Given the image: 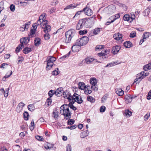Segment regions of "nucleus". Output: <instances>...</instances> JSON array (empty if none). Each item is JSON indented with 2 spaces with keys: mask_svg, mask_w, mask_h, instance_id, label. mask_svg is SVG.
Instances as JSON below:
<instances>
[{
  "mask_svg": "<svg viewBox=\"0 0 151 151\" xmlns=\"http://www.w3.org/2000/svg\"><path fill=\"white\" fill-rule=\"evenodd\" d=\"M60 111L61 115L64 116L65 119L68 120L71 117V113L67 104L62 105L60 108Z\"/></svg>",
  "mask_w": 151,
  "mask_h": 151,
  "instance_id": "f257e3e1",
  "label": "nucleus"
},
{
  "mask_svg": "<svg viewBox=\"0 0 151 151\" xmlns=\"http://www.w3.org/2000/svg\"><path fill=\"white\" fill-rule=\"evenodd\" d=\"M84 22V27L87 28H91L93 25L95 19L92 17L88 18V19H83Z\"/></svg>",
  "mask_w": 151,
  "mask_h": 151,
  "instance_id": "f03ea898",
  "label": "nucleus"
},
{
  "mask_svg": "<svg viewBox=\"0 0 151 151\" xmlns=\"http://www.w3.org/2000/svg\"><path fill=\"white\" fill-rule=\"evenodd\" d=\"M75 30L73 29H70L65 32V42L69 43L71 41L72 38L75 35Z\"/></svg>",
  "mask_w": 151,
  "mask_h": 151,
  "instance_id": "7ed1b4c3",
  "label": "nucleus"
},
{
  "mask_svg": "<svg viewBox=\"0 0 151 151\" xmlns=\"http://www.w3.org/2000/svg\"><path fill=\"white\" fill-rule=\"evenodd\" d=\"M149 75V73L145 72H142L137 74V78L135 79L133 83H137L140 82L142 79L145 78Z\"/></svg>",
  "mask_w": 151,
  "mask_h": 151,
  "instance_id": "20e7f679",
  "label": "nucleus"
},
{
  "mask_svg": "<svg viewBox=\"0 0 151 151\" xmlns=\"http://www.w3.org/2000/svg\"><path fill=\"white\" fill-rule=\"evenodd\" d=\"M47 59V65L46 67V69L47 70H49L51 68L53 65V62L56 60V58L52 56H49Z\"/></svg>",
  "mask_w": 151,
  "mask_h": 151,
  "instance_id": "39448f33",
  "label": "nucleus"
},
{
  "mask_svg": "<svg viewBox=\"0 0 151 151\" xmlns=\"http://www.w3.org/2000/svg\"><path fill=\"white\" fill-rule=\"evenodd\" d=\"M88 41V37L84 36L76 41V44L79 46H83L86 45Z\"/></svg>",
  "mask_w": 151,
  "mask_h": 151,
  "instance_id": "423d86ee",
  "label": "nucleus"
},
{
  "mask_svg": "<svg viewBox=\"0 0 151 151\" xmlns=\"http://www.w3.org/2000/svg\"><path fill=\"white\" fill-rule=\"evenodd\" d=\"M116 7L113 5H111L105 8L104 11L107 14H112L116 11Z\"/></svg>",
  "mask_w": 151,
  "mask_h": 151,
  "instance_id": "0eeeda50",
  "label": "nucleus"
},
{
  "mask_svg": "<svg viewBox=\"0 0 151 151\" xmlns=\"http://www.w3.org/2000/svg\"><path fill=\"white\" fill-rule=\"evenodd\" d=\"M75 102H77L78 104H81L82 103L83 101L81 96L76 93H74L72 96V100Z\"/></svg>",
  "mask_w": 151,
  "mask_h": 151,
  "instance_id": "6e6552de",
  "label": "nucleus"
},
{
  "mask_svg": "<svg viewBox=\"0 0 151 151\" xmlns=\"http://www.w3.org/2000/svg\"><path fill=\"white\" fill-rule=\"evenodd\" d=\"M25 106V104L22 102L19 103L16 108V111L18 113L22 111L23 107Z\"/></svg>",
  "mask_w": 151,
  "mask_h": 151,
  "instance_id": "1a4fd4ad",
  "label": "nucleus"
},
{
  "mask_svg": "<svg viewBox=\"0 0 151 151\" xmlns=\"http://www.w3.org/2000/svg\"><path fill=\"white\" fill-rule=\"evenodd\" d=\"M62 94L63 95V96L64 98L68 99L69 101H71L72 99V96L68 91H65L63 92Z\"/></svg>",
  "mask_w": 151,
  "mask_h": 151,
  "instance_id": "9d476101",
  "label": "nucleus"
},
{
  "mask_svg": "<svg viewBox=\"0 0 151 151\" xmlns=\"http://www.w3.org/2000/svg\"><path fill=\"white\" fill-rule=\"evenodd\" d=\"M29 38L28 37H24L20 39L21 45L24 47V45H27L29 41Z\"/></svg>",
  "mask_w": 151,
  "mask_h": 151,
  "instance_id": "9b49d317",
  "label": "nucleus"
},
{
  "mask_svg": "<svg viewBox=\"0 0 151 151\" xmlns=\"http://www.w3.org/2000/svg\"><path fill=\"white\" fill-rule=\"evenodd\" d=\"M84 12L88 16H91L93 12L92 10L89 8L86 7L83 9Z\"/></svg>",
  "mask_w": 151,
  "mask_h": 151,
  "instance_id": "f8f14e48",
  "label": "nucleus"
},
{
  "mask_svg": "<svg viewBox=\"0 0 151 151\" xmlns=\"http://www.w3.org/2000/svg\"><path fill=\"white\" fill-rule=\"evenodd\" d=\"M120 49V47L118 45H116L115 46H113L112 48L111 52L114 55L117 54Z\"/></svg>",
  "mask_w": 151,
  "mask_h": 151,
  "instance_id": "ddd939ff",
  "label": "nucleus"
},
{
  "mask_svg": "<svg viewBox=\"0 0 151 151\" xmlns=\"http://www.w3.org/2000/svg\"><path fill=\"white\" fill-rule=\"evenodd\" d=\"M84 27H85L84 22L83 19H82L79 21L78 24H77L76 27V29L77 30H79L80 29Z\"/></svg>",
  "mask_w": 151,
  "mask_h": 151,
  "instance_id": "4468645a",
  "label": "nucleus"
},
{
  "mask_svg": "<svg viewBox=\"0 0 151 151\" xmlns=\"http://www.w3.org/2000/svg\"><path fill=\"white\" fill-rule=\"evenodd\" d=\"M63 88L62 87H60L54 91L55 94L58 96H60L62 94L63 91Z\"/></svg>",
  "mask_w": 151,
  "mask_h": 151,
  "instance_id": "2eb2a0df",
  "label": "nucleus"
},
{
  "mask_svg": "<svg viewBox=\"0 0 151 151\" xmlns=\"http://www.w3.org/2000/svg\"><path fill=\"white\" fill-rule=\"evenodd\" d=\"M95 60H96L93 58L88 57L86 58L84 60H83L82 62L85 61L87 64H91Z\"/></svg>",
  "mask_w": 151,
  "mask_h": 151,
  "instance_id": "dca6fc26",
  "label": "nucleus"
},
{
  "mask_svg": "<svg viewBox=\"0 0 151 151\" xmlns=\"http://www.w3.org/2000/svg\"><path fill=\"white\" fill-rule=\"evenodd\" d=\"M122 35L119 32L117 33L114 34L113 35V37L114 39L117 40H119L122 38Z\"/></svg>",
  "mask_w": 151,
  "mask_h": 151,
  "instance_id": "f3484780",
  "label": "nucleus"
},
{
  "mask_svg": "<svg viewBox=\"0 0 151 151\" xmlns=\"http://www.w3.org/2000/svg\"><path fill=\"white\" fill-rule=\"evenodd\" d=\"M132 97L130 95L127 94L125 96V99L126 103H129L131 102L132 100Z\"/></svg>",
  "mask_w": 151,
  "mask_h": 151,
  "instance_id": "a211bd4d",
  "label": "nucleus"
},
{
  "mask_svg": "<svg viewBox=\"0 0 151 151\" xmlns=\"http://www.w3.org/2000/svg\"><path fill=\"white\" fill-rule=\"evenodd\" d=\"M115 91L116 93L119 96H122L124 93V91L120 88L116 89Z\"/></svg>",
  "mask_w": 151,
  "mask_h": 151,
  "instance_id": "6ab92c4d",
  "label": "nucleus"
},
{
  "mask_svg": "<svg viewBox=\"0 0 151 151\" xmlns=\"http://www.w3.org/2000/svg\"><path fill=\"white\" fill-rule=\"evenodd\" d=\"M80 46H79L76 44V42L75 43V45H73L72 47V50L74 52H76L78 51L79 49Z\"/></svg>",
  "mask_w": 151,
  "mask_h": 151,
  "instance_id": "aec40b11",
  "label": "nucleus"
},
{
  "mask_svg": "<svg viewBox=\"0 0 151 151\" xmlns=\"http://www.w3.org/2000/svg\"><path fill=\"white\" fill-rule=\"evenodd\" d=\"M83 90L85 93L87 95L90 94L92 92V90L89 86H87Z\"/></svg>",
  "mask_w": 151,
  "mask_h": 151,
  "instance_id": "412c9836",
  "label": "nucleus"
},
{
  "mask_svg": "<svg viewBox=\"0 0 151 151\" xmlns=\"http://www.w3.org/2000/svg\"><path fill=\"white\" fill-rule=\"evenodd\" d=\"M78 85V88L81 90H84L87 86H85L84 83L82 82H79Z\"/></svg>",
  "mask_w": 151,
  "mask_h": 151,
  "instance_id": "4be33fe9",
  "label": "nucleus"
},
{
  "mask_svg": "<svg viewBox=\"0 0 151 151\" xmlns=\"http://www.w3.org/2000/svg\"><path fill=\"white\" fill-rule=\"evenodd\" d=\"M70 103L68 105V106H69V108L70 107V109H72L74 111H75L76 110V108L74 106L73 104L74 103V102H73V101H69Z\"/></svg>",
  "mask_w": 151,
  "mask_h": 151,
  "instance_id": "5701e85b",
  "label": "nucleus"
},
{
  "mask_svg": "<svg viewBox=\"0 0 151 151\" xmlns=\"http://www.w3.org/2000/svg\"><path fill=\"white\" fill-rule=\"evenodd\" d=\"M42 28H43L44 31L45 33H47L51 30V27L48 25L44 26Z\"/></svg>",
  "mask_w": 151,
  "mask_h": 151,
  "instance_id": "b1692460",
  "label": "nucleus"
},
{
  "mask_svg": "<svg viewBox=\"0 0 151 151\" xmlns=\"http://www.w3.org/2000/svg\"><path fill=\"white\" fill-rule=\"evenodd\" d=\"M90 83L92 86H96V84L97 81L95 78H93L90 79Z\"/></svg>",
  "mask_w": 151,
  "mask_h": 151,
  "instance_id": "393cba45",
  "label": "nucleus"
},
{
  "mask_svg": "<svg viewBox=\"0 0 151 151\" xmlns=\"http://www.w3.org/2000/svg\"><path fill=\"white\" fill-rule=\"evenodd\" d=\"M88 130L84 131L81 133L80 134L81 137L82 138H83L88 136Z\"/></svg>",
  "mask_w": 151,
  "mask_h": 151,
  "instance_id": "a878e982",
  "label": "nucleus"
},
{
  "mask_svg": "<svg viewBox=\"0 0 151 151\" xmlns=\"http://www.w3.org/2000/svg\"><path fill=\"white\" fill-rule=\"evenodd\" d=\"M124 45L126 48H129L132 46V44L130 41H127L124 43Z\"/></svg>",
  "mask_w": 151,
  "mask_h": 151,
  "instance_id": "bb28decb",
  "label": "nucleus"
},
{
  "mask_svg": "<svg viewBox=\"0 0 151 151\" xmlns=\"http://www.w3.org/2000/svg\"><path fill=\"white\" fill-rule=\"evenodd\" d=\"M41 42V39L39 38H36L34 40L35 45L36 46H38Z\"/></svg>",
  "mask_w": 151,
  "mask_h": 151,
  "instance_id": "cd10ccee",
  "label": "nucleus"
},
{
  "mask_svg": "<svg viewBox=\"0 0 151 151\" xmlns=\"http://www.w3.org/2000/svg\"><path fill=\"white\" fill-rule=\"evenodd\" d=\"M143 69L145 71L151 69V63L145 65L143 67Z\"/></svg>",
  "mask_w": 151,
  "mask_h": 151,
  "instance_id": "c85d7f7f",
  "label": "nucleus"
},
{
  "mask_svg": "<svg viewBox=\"0 0 151 151\" xmlns=\"http://www.w3.org/2000/svg\"><path fill=\"white\" fill-rule=\"evenodd\" d=\"M32 51L31 49L29 47H26L24 48L23 52L25 54H27Z\"/></svg>",
  "mask_w": 151,
  "mask_h": 151,
  "instance_id": "c756f323",
  "label": "nucleus"
},
{
  "mask_svg": "<svg viewBox=\"0 0 151 151\" xmlns=\"http://www.w3.org/2000/svg\"><path fill=\"white\" fill-rule=\"evenodd\" d=\"M120 15L119 14H115L114 16H113L111 17V18H114L111 21V23H112L114 22L116 19L119 18Z\"/></svg>",
  "mask_w": 151,
  "mask_h": 151,
  "instance_id": "7c9ffc66",
  "label": "nucleus"
},
{
  "mask_svg": "<svg viewBox=\"0 0 151 151\" xmlns=\"http://www.w3.org/2000/svg\"><path fill=\"white\" fill-rule=\"evenodd\" d=\"M132 114V112L130 111L129 109H127L125 110L124 113V115L125 116H130Z\"/></svg>",
  "mask_w": 151,
  "mask_h": 151,
  "instance_id": "2f4dec72",
  "label": "nucleus"
},
{
  "mask_svg": "<svg viewBox=\"0 0 151 151\" xmlns=\"http://www.w3.org/2000/svg\"><path fill=\"white\" fill-rule=\"evenodd\" d=\"M123 19L124 21L130 22L131 19L129 15L127 14H125L123 17Z\"/></svg>",
  "mask_w": 151,
  "mask_h": 151,
  "instance_id": "473e14b6",
  "label": "nucleus"
},
{
  "mask_svg": "<svg viewBox=\"0 0 151 151\" xmlns=\"http://www.w3.org/2000/svg\"><path fill=\"white\" fill-rule=\"evenodd\" d=\"M151 35V33L149 32H145L143 34L142 37L143 39H145V40L146 38H148Z\"/></svg>",
  "mask_w": 151,
  "mask_h": 151,
  "instance_id": "72a5a7b5",
  "label": "nucleus"
},
{
  "mask_svg": "<svg viewBox=\"0 0 151 151\" xmlns=\"http://www.w3.org/2000/svg\"><path fill=\"white\" fill-rule=\"evenodd\" d=\"M76 6L73 5V4H70L69 5L67 6L64 8V10H65L67 9H72L75 8Z\"/></svg>",
  "mask_w": 151,
  "mask_h": 151,
  "instance_id": "f704fd0d",
  "label": "nucleus"
},
{
  "mask_svg": "<svg viewBox=\"0 0 151 151\" xmlns=\"http://www.w3.org/2000/svg\"><path fill=\"white\" fill-rule=\"evenodd\" d=\"M24 118L25 120H27L28 119L29 114L27 111H24L23 114Z\"/></svg>",
  "mask_w": 151,
  "mask_h": 151,
  "instance_id": "c9c22d12",
  "label": "nucleus"
},
{
  "mask_svg": "<svg viewBox=\"0 0 151 151\" xmlns=\"http://www.w3.org/2000/svg\"><path fill=\"white\" fill-rule=\"evenodd\" d=\"M87 100L91 103H94L95 101V99L91 96H87Z\"/></svg>",
  "mask_w": 151,
  "mask_h": 151,
  "instance_id": "e433bc0d",
  "label": "nucleus"
},
{
  "mask_svg": "<svg viewBox=\"0 0 151 151\" xmlns=\"http://www.w3.org/2000/svg\"><path fill=\"white\" fill-rule=\"evenodd\" d=\"M151 12V10H150L149 9H145L143 12V14L145 16H147L148 15L150 16V13Z\"/></svg>",
  "mask_w": 151,
  "mask_h": 151,
  "instance_id": "4c0bfd02",
  "label": "nucleus"
},
{
  "mask_svg": "<svg viewBox=\"0 0 151 151\" xmlns=\"http://www.w3.org/2000/svg\"><path fill=\"white\" fill-rule=\"evenodd\" d=\"M7 74H8V73H7L6 74L5 76L2 78V80L3 81H5L6 78L10 77L12 74V72L11 70L10 72V74L9 75H8Z\"/></svg>",
  "mask_w": 151,
  "mask_h": 151,
  "instance_id": "58836bf2",
  "label": "nucleus"
},
{
  "mask_svg": "<svg viewBox=\"0 0 151 151\" xmlns=\"http://www.w3.org/2000/svg\"><path fill=\"white\" fill-rule=\"evenodd\" d=\"M30 22H29L25 24L24 25H23V27L24 29V31L27 30L29 28V25L30 24Z\"/></svg>",
  "mask_w": 151,
  "mask_h": 151,
  "instance_id": "ea45409f",
  "label": "nucleus"
},
{
  "mask_svg": "<svg viewBox=\"0 0 151 151\" xmlns=\"http://www.w3.org/2000/svg\"><path fill=\"white\" fill-rule=\"evenodd\" d=\"M46 14H42L39 17V20H41L42 21V22H43V21H44V20L45 19V16H46Z\"/></svg>",
  "mask_w": 151,
  "mask_h": 151,
  "instance_id": "a19ab883",
  "label": "nucleus"
},
{
  "mask_svg": "<svg viewBox=\"0 0 151 151\" xmlns=\"http://www.w3.org/2000/svg\"><path fill=\"white\" fill-rule=\"evenodd\" d=\"M27 107L28 110L31 111H32L35 109V107L32 104L29 105H28Z\"/></svg>",
  "mask_w": 151,
  "mask_h": 151,
  "instance_id": "79ce46f5",
  "label": "nucleus"
},
{
  "mask_svg": "<svg viewBox=\"0 0 151 151\" xmlns=\"http://www.w3.org/2000/svg\"><path fill=\"white\" fill-rule=\"evenodd\" d=\"M116 62H111V63H109L107 64L106 66V67H111L117 64Z\"/></svg>",
  "mask_w": 151,
  "mask_h": 151,
  "instance_id": "37998d69",
  "label": "nucleus"
},
{
  "mask_svg": "<svg viewBox=\"0 0 151 151\" xmlns=\"http://www.w3.org/2000/svg\"><path fill=\"white\" fill-rule=\"evenodd\" d=\"M30 124H31V125L30 126L29 128H30V129L31 131H32L33 130V129L34 128V126H35L34 122V121L33 120H32Z\"/></svg>",
  "mask_w": 151,
  "mask_h": 151,
  "instance_id": "c03bdc74",
  "label": "nucleus"
},
{
  "mask_svg": "<svg viewBox=\"0 0 151 151\" xmlns=\"http://www.w3.org/2000/svg\"><path fill=\"white\" fill-rule=\"evenodd\" d=\"M35 30L32 29L31 30L30 35H29V38H32L33 37L32 35H34L35 33Z\"/></svg>",
  "mask_w": 151,
  "mask_h": 151,
  "instance_id": "a18cd8bd",
  "label": "nucleus"
},
{
  "mask_svg": "<svg viewBox=\"0 0 151 151\" xmlns=\"http://www.w3.org/2000/svg\"><path fill=\"white\" fill-rule=\"evenodd\" d=\"M104 46L103 45H98L95 48V50L96 51L98 50H100L103 48H104Z\"/></svg>",
  "mask_w": 151,
  "mask_h": 151,
  "instance_id": "49530a36",
  "label": "nucleus"
},
{
  "mask_svg": "<svg viewBox=\"0 0 151 151\" xmlns=\"http://www.w3.org/2000/svg\"><path fill=\"white\" fill-rule=\"evenodd\" d=\"M52 99L51 98H48L46 100V103H47V106H49L51 105L52 103Z\"/></svg>",
  "mask_w": 151,
  "mask_h": 151,
  "instance_id": "de8ad7c7",
  "label": "nucleus"
},
{
  "mask_svg": "<svg viewBox=\"0 0 151 151\" xmlns=\"http://www.w3.org/2000/svg\"><path fill=\"white\" fill-rule=\"evenodd\" d=\"M100 32V29L99 28H95L93 31V33L94 34L96 35L99 33Z\"/></svg>",
  "mask_w": 151,
  "mask_h": 151,
  "instance_id": "09e8293b",
  "label": "nucleus"
},
{
  "mask_svg": "<svg viewBox=\"0 0 151 151\" xmlns=\"http://www.w3.org/2000/svg\"><path fill=\"white\" fill-rule=\"evenodd\" d=\"M98 55L100 57L102 56L103 59L105 58H106V54L105 53H102V52L98 53Z\"/></svg>",
  "mask_w": 151,
  "mask_h": 151,
  "instance_id": "8fccbe9b",
  "label": "nucleus"
},
{
  "mask_svg": "<svg viewBox=\"0 0 151 151\" xmlns=\"http://www.w3.org/2000/svg\"><path fill=\"white\" fill-rule=\"evenodd\" d=\"M21 45H19L16 48V51L17 52H19L22 49V47H23Z\"/></svg>",
  "mask_w": 151,
  "mask_h": 151,
  "instance_id": "3c124183",
  "label": "nucleus"
},
{
  "mask_svg": "<svg viewBox=\"0 0 151 151\" xmlns=\"http://www.w3.org/2000/svg\"><path fill=\"white\" fill-rule=\"evenodd\" d=\"M67 122V124L68 125H71L73 124L75 122V121L73 119H68Z\"/></svg>",
  "mask_w": 151,
  "mask_h": 151,
  "instance_id": "603ef678",
  "label": "nucleus"
},
{
  "mask_svg": "<svg viewBox=\"0 0 151 151\" xmlns=\"http://www.w3.org/2000/svg\"><path fill=\"white\" fill-rule=\"evenodd\" d=\"M53 91L52 90H50L49 92H48V95L49 96V98H51L52 96L54 95V94H55L54 91Z\"/></svg>",
  "mask_w": 151,
  "mask_h": 151,
  "instance_id": "864d4df0",
  "label": "nucleus"
},
{
  "mask_svg": "<svg viewBox=\"0 0 151 151\" xmlns=\"http://www.w3.org/2000/svg\"><path fill=\"white\" fill-rule=\"evenodd\" d=\"M131 14V21H130V22H132L133 19H135L136 16L135 14L134 13H132L130 14Z\"/></svg>",
  "mask_w": 151,
  "mask_h": 151,
  "instance_id": "5fc2aeb1",
  "label": "nucleus"
},
{
  "mask_svg": "<svg viewBox=\"0 0 151 151\" xmlns=\"http://www.w3.org/2000/svg\"><path fill=\"white\" fill-rule=\"evenodd\" d=\"M43 22H42V21L39 20V19H38V20L37 23H36V24L37 25H40V26L42 27H43Z\"/></svg>",
  "mask_w": 151,
  "mask_h": 151,
  "instance_id": "6e6d98bb",
  "label": "nucleus"
},
{
  "mask_svg": "<svg viewBox=\"0 0 151 151\" xmlns=\"http://www.w3.org/2000/svg\"><path fill=\"white\" fill-rule=\"evenodd\" d=\"M44 37L45 40H49L50 37V35L47 33H46L44 35Z\"/></svg>",
  "mask_w": 151,
  "mask_h": 151,
  "instance_id": "4d7b16f0",
  "label": "nucleus"
},
{
  "mask_svg": "<svg viewBox=\"0 0 151 151\" xmlns=\"http://www.w3.org/2000/svg\"><path fill=\"white\" fill-rule=\"evenodd\" d=\"M53 146H54L53 145L50 144L49 143H48L47 144V146L46 147H45L46 148H47L48 149H51V148H52L53 147Z\"/></svg>",
  "mask_w": 151,
  "mask_h": 151,
  "instance_id": "13d9d810",
  "label": "nucleus"
},
{
  "mask_svg": "<svg viewBox=\"0 0 151 151\" xmlns=\"http://www.w3.org/2000/svg\"><path fill=\"white\" fill-rule=\"evenodd\" d=\"M84 12V11H83V9L81 11H78L75 14V16L73 17V18L74 19L76 16H78L81 13Z\"/></svg>",
  "mask_w": 151,
  "mask_h": 151,
  "instance_id": "bf43d9fd",
  "label": "nucleus"
},
{
  "mask_svg": "<svg viewBox=\"0 0 151 151\" xmlns=\"http://www.w3.org/2000/svg\"><path fill=\"white\" fill-rule=\"evenodd\" d=\"M91 90H93L95 91H96L98 90V87L96 86H92L91 88Z\"/></svg>",
  "mask_w": 151,
  "mask_h": 151,
  "instance_id": "052dcab7",
  "label": "nucleus"
},
{
  "mask_svg": "<svg viewBox=\"0 0 151 151\" xmlns=\"http://www.w3.org/2000/svg\"><path fill=\"white\" fill-rule=\"evenodd\" d=\"M87 32V30H84L83 31H79V34L81 35H83L86 34Z\"/></svg>",
  "mask_w": 151,
  "mask_h": 151,
  "instance_id": "680f3d73",
  "label": "nucleus"
},
{
  "mask_svg": "<svg viewBox=\"0 0 151 151\" xmlns=\"http://www.w3.org/2000/svg\"><path fill=\"white\" fill-rule=\"evenodd\" d=\"M105 107L104 106H102L100 107V111L101 112H103L105 111Z\"/></svg>",
  "mask_w": 151,
  "mask_h": 151,
  "instance_id": "e2e57ef3",
  "label": "nucleus"
},
{
  "mask_svg": "<svg viewBox=\"0 0 151 151\" xmlns=\"http://www.w3.org/2000/svg\"><path fill=\"white\" fill-rule=\"evenodd\" d=\"M10 9L12 12H14L15 10V6L13 4H11L10 6Z\"/></svg>",
  "mask_w": 151,
  "mask_h": 151,
  "instance_id": "0e129e2a",
  "label": "nucleus"
},
{
  "mask_svg": "<svg viewBox=\"0 0 151 151\" xmlns=\"http://www.w3.org/2000/svg\"><path fill=\"white\" fill-rule=\"evenodd\" d=\"M39 141H42V139H44L43 138V137L42 136H40L39 135H37L35 137Z\"/></svg>",
  "mask_w": 151,
  "mask_h": 151,
  "instance_id": "69168bd1",
  "label": "nucleus"
},
{
  "mask_svg": "<svg viewBox=\"0 0 151 151\" xmlns=\"http://www.w3.org/2000/svg\"><path fill=\"white\" fill-rule=\"evenodd\" d=\"M147 99L148 100L151 99V90H150L148 93V95L147 96Z\"/></svg>",
  "mask_w": 151,
  "mask_h": 151,
  "instance_id": "338daca9",
  "label": "nucleus"
},
{
  "mask_svg": "<svg viewBox=\"0 0 151 151\" xmlns=\"http://www.w3.org/2000/svg\"><path fill=\"white\" fill-rule=\"evenodd\" d=\"M66 151H71V147L70 145H68L66 147Z\"/></svg>",
  "mask_w": 151,
  "mask_h": 151,
  "instance_id": "774afa93",
  "label": "nucleus"
}]
</instances>
